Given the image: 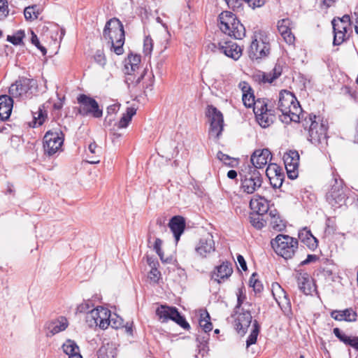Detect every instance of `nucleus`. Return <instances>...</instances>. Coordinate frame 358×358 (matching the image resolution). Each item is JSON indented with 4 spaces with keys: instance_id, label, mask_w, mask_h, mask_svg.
Wrapping results in <instances>:
<instances>
[{
    "instance_id": "c9c22d12",
    "label": "nucleus",
    "mask_w": 358,
    "mask_h": 358,
    "mask_svg": "<svg viewBox=\"0 0 358 358\" xmlns=\"http://www.w3.org/2000/svg\"><path fill=\"white\" fill-rule=\"evenodd\" d=\"M259 329H260V327H259L257 321L255 320L254 323H253V329L251 331L250 334L249 335V336L246 341L247 348H248L251 345L255 344L257 342V336L259 333Z\"/></svg>"
},
{
    "instance_id": "e433bc0d",
    "label": "nucleus",
    "mask_w": 358,
    "mask_h": 358,
    "mask_svg": "<svg viewBox=\"0 0 358 358\" xmlns=\"http://www.w3.org/2000/svg\"><path fill=\"white\" fill-rule=\"evenodd\" d=\"M253 111L255 117L263 114L264 111H267L269 108L268 103L264 100L257 99L255 101V104L252 105Z\"/></svg>"
},
{
    "instance_id": "603ef678",
    "label": "nucleus",
    "mask_w": 358,
    "mask_h": 358,
    "mask_svg": "<svg viewBox=\"0 0 358 358\" xmlns=\"http://www.w3.org/2000/svg\"><path fill=\"white\" fill-rule=\"evenodd\" d=\"M343 315L345 317L344 320L348 322H355L357 320V313L352 308L345 309L342 310Z\"/></svg>"
},
{
    "instance_id": "ddd939ff",
    "label": "nucleus",
    "mask_w": 358,
    "mask_h": 358,
    "mask_svg": "<svg viewBox=\"0 0 358 358\" xmlns=\"http://www.w3.org/2000/svg\"><path fill=\"white\" fill-rule=\"evenodd\" d=\"M243 301L241 296H238L237 306L235 308V315L237 316L234 321V326L239 334L244 335L247 332L248 328L252 322V315L249 310H243V309H242L241 312L238 311Z\"/></svg>"
},
{
    "instance_id": "09e8293b",
    "label": "nucleus",
    "mask_w": 358,
    "mask_h": 358,
    "mask_svg": "<svg viewBox=\"0 0 358 358\" xmlns=\"http://www.w3.org/2000/svg\"><path fill=\"white\" fill-rule=\"evenodd\" d=\"M333 31H343L344 32L351 31V28L342 24L341 22H338V20H332L331 21Z\"/></svg>"
},
{
    "instance_id": "5701e85b",
    "label": "nucleus",
    "mask_w": 358,
    "mask_h": 358,
    "mask_svg": "<svg viewBox=\"0 0 358 358\" xmlns=\"http://www.w3.org/2000/svg\"><path fill=\"white\" fill-rule=\"evenodd\" d=\"M282 66L280 64H276L272 72H259L256 74L255 78L257 80L262 83H271L282 74Z\"/></svg>"
},
{
    "instance_id": "bb28decb",
    "label": "nucleus",
    "mask_w": 358,
    "mask_h": 358,
    "mask_svg": "<svg viewBox=\"0 0 358 358\" xmlns=\"http://www.w3.org/2000/svg\"><path fill=\"white\" fill-rule=\"evenodd\" d=\"M62 349L69 358H83L80 353L79 347L77 345L74 341L68 339L63 345Z\"/></svg>"
},
{
    "instance_id": "f03ea898",
    "label": "nucleus",
    "mask_w": 358,
    "mask_h": 358,
    "mask_svg": "<svg viewBox=\"0 0 358 358\" xmlns=\"http://www.w3.org/2000/svg\"><path fill=\"white\" fill-rule=\"evenodd\" d=\"M103 36L110 44L111 49L116 55H120L124 52V30L120 20L113 18L108 20L104 27Z\"/></svg>"
},
{
    "instance_id": "2f4dec72",
    "label": "nucleus",
    "mask_w": 358,
    "mask_h": 358,
    "mask_svg": "<svg viewBox=\"0 0 358 358\" xmlns=\"http://www.w3.org/2000/svg\"><path fill=\"white\" fill-rule=\"evenodd\" d=\"M99 315L101 318L99 320V323H98V325L103 329H106L111 322L110 320V311L102 306H99Z\"/></svg>"
},
{
    "instance_id": "a19ab883",
    "label": "nucleus",
    "mask_w": 358,
    "mask_h": 358,
    "mask_svg": "<svg viewBox=\"0 0 358 358\" xmlns=\"http://www.w3.org/2000/svg\"><path fill=\"white\" fill-rule=\"evenodd\" d=\"M261 215V214H256L250 217L251 224L257 229H261L265 226V221Z\"/></svg>"
},
{
    "instance_id": "dca6fc26",
    "label": "nucleus",
    "mask_w": 358,
    "mask_h": 358,
    "mask_svg": "<svg viewBox=\"0 0 358 358\" xmlns=\"http://www.w3.org/2000/svg\"><path fill=\"white\" fill-rule=\"evenodd\" d=\"M283 161L287 171V176L290 179L298 177V167L299 164V155L296 150H289L283 156Z\"/></svg>"
},
{
    "instance_id": "20e7f679",
    "label": "nucleus",
    "mask_w": 358,
    "mask_h": 358,
    "mask_svg": "<svg viewBox=\"0 0 358 358\" xmlns=\"http://www.w3.org/2000/svg\"><path fill=\"white\" fill-rule=\"evenodd\" d=\"M220 30L235 39H241L245 34L244 26L238 20L234 13L224 11L219 15Z\"/></svg>"
},
{
    "instance_id": "6ab92c4d",
    "label": "nucleus",
    "mask_w": 358,
    "mask_h": 358,
    "mask_svg": "<svg viewBox=\"0 0 358 358\" xmlns=\"http://www.w3.org/2000/svg\"><path fill=\"white\" fill-rule=\"evenodd\" d=\"M272 158L271 152L267 148L255 150L251 156L250 161L254 167L250 169H262Z\"/></svg>"
},
{
    "instance_id": "f3484780",
    "label": "nucleus",
    "mask_w": 358,
    "mask_h": 358,
    "mask_svg": "<svg viewBox=\"0 0 358 358\" xmlns=\"http://www.w3.org/2000/svg\"><path fill=\"white\" fill-rule=\"evenodd\" d=\"M270 52V45L263 41L252 40L248 50L249 57L252 60H257L266 57Z\"/></svg>"
},
{
    "instance_id": "f257e3e1",
    "label": "nucleus",
    "mask_w": 358,
    "mask_h": 358,
    "mask_svg": "<svg viewBox=\"0 0 358 358\" xmlns=\"http://www.w3.org/2000/svg\"><path fill=\"white\" fill-rule=\"evenodd\" d=\"M275 110L282 113L285 123L290 122H299L303 118L302 108L294 94L286 90H282L278 95V101Z\"/></svg>"
},
{
    "instance_id": "c756f323",
    "label": "nucleus",
    "mask_w": 358,
    "mask_h": 358,
    "mask_svg": "<svg viewBox=\"0 0 358 358\" xmlns=\"http://www.w3.org/2000/svg\"><path fill=\"white\" fill-rule=\"evenodd\" d=\"M98 358H114L116 356V348L112 343L103 345L97 352Z\"/></svg>"
},
{
    "instance_id": "6e6d98bb",
    "label": "nucleus",
    "mask_w": 358,
    "mask_h": 358,
    "mask_svg": "<svg viewBox=\"0 0 358 358\" xmlns=\"http://www.w3.org/2000/svg\"><path fill=\"white\" fill-rule=\"evenodd\" d=\"M334 334L341 341L344 343L345 345H347L348 342L350 341L352 338L342 333V331L338 328L334 329Z\"/></svg>"
},
{
    "instance_id": "473e14b6",
    "label": "nucleus",
    "mask_w": 358,
    "mask_h": 358,
    "mask_svg": "<svg viewBox=\"0 0 358 358\" xmlns=\"http://www.w3.org/2000/svg\"><path fill=\"white\" fill-rule=\"evenodd\" d=\"M250 204L253 208L257 210V214L263 215L268 209L267 201L262 197L251 199Z\"/></svg>"
},
{
    "instance_id": "9b49d317",
    "label": "nucleus",
    "mask_w": 358,
    "mask_h": 358,
    "mask_svg": "<svg viewBox=\"0 0 358 358\" xmlns=\"http://www.w3.org/2000/svg\"><path fill=\"white\" fill-rule=\"evenodd\" d=\"M156 315L162 322H166L169 320L174 321L184 329H189V324L186 321L185 318L180 315L178 309L175 307H169L167 306L162 305L156 310Z\"/></svg>"
},
{
    "instance_id": "412c9836",
    "label": "nucleus",
    "mask_w": 358,
    "mask_h": 358,
    "mask_svg": "<svg viewBox=\"0 0 358 358\" xmlns=\"http://www.w3.org/2000/svg\"><path fill=\"white\" fill-rule=\"evenodd\" d=\"M169 227L173 234L176 242L180 240L181 234L185 229V220L184 217L180 215L173 216L169 221Z\"/></svg>"
},
{
    "instance_id": "cd10ccee",
    "label": "nucleus",
    "mask_w": 358,
    "mask_h": 358,
    "mask_svg": "<svg viewBox=\"0 0 358 358\" xmlns=\"http://www.w3.org/2000/svg\"><path fill=\"white\" fill-rule=\"evenodd\" d=\"M68 327V321L64 317H59L58 319L50 322L48 329L52 335L64 331Z\"/></svg>"
},
{
    "instance_id": "1a4fd4ad",
    "label": "nucleus",
    "mask_w": 358,
    "mask_h": 358,
    "mask_svg": "<svg viewBox=\"0 0 358 358\" xmlns=\"http://www.w3.org/2000/svg\"><path fill=\"white\" fill-rule=\"evenodd\" d=\"M347 191V188L343 185V181L334 178V184L326 194V200L333 207H341L345 204L348 199Z\"/></svg>"
},
{
    "instance_id": "aec40b11",
    "label": "nucleus",
    "mask_w": 358,
    "mask_h": 358,
    "mask_svg": "<svg viewBox=\"0 0 358 358\" xmlns=\"http://www.w3.org/2000/svg\"><path fill=\"white\" fill-rule=\"evenodd\" d=\"M292 29V23L289 18H285L278 21V29L285 41L289 45L292 44L295 40Z\"/></svg>"
},
{
    "instance_id": "8fccbe9b",
    "label": "nucleus",
    "mask_w": 358,
    "mask_h": 358,
    "mask_svg": "<svg viewBox=\"0 0 358 358\" xmlns=\"http://www.w3.org/2000/svg\"><path fill=\"white\" fill-rule=\"evenodd\" d=\"M94 61L96 64L102 67H104L106 64V59L103 50H98L96 51L94 56Z\"/></svg>"
},
{
    "instance_id": "a18cd8bd",
    "label": "nucleus",
    "mask_w": 358,
    "mask_h": 358,
    "mask_svg": "<svg viewBox=\"0 0 358 358\" xmlns=\"http://www.w3.org/2000/svg\"><path fill=\"white\" fill-rule=\"evenodd\" d=\"M153 49V41L150 36H145L143 41V52L145 55H151Z\"/></svg>"
},
{
    "instance_id": "423d86ee",
    "label": "nucleus",
    "mask_w": 358,
    "mask_h": 358,
    "mask_svg": "<svg viewBox=\"0 0 358 358\" xmlns=\"http://www.w3.org/2000/svg\"><path fill=\"white\" fill-rule=\"evenodd\" d=\"M37 89V82L32 78L20 77L9 88V94L15 98L24 99L33 94Z\"/></svg>"
},
{
    "instance_id": "ea45409f",
    "label": "nucleus",
    "mask_w": 358,
    "mask_h": 358,
    "mask_svg": "<svg viewBox=\"0 0 358 358\" xmlns=\"http://www.w3.org/2000/svg\"><path fill=\"white\" fill-rule=\"evenodd\" d=\"M257 274L254 273L250 279V285L253 287L255 293H260L264 289L262 283L257 278Z\"/></svg>"
},
{
    "instance_id": "0eeeda50",
    "label": "nucleus",
    "mask_w": 358,
    "mask_h": 358,
    "mask_svg": "<svg viewBox=\"0 0 358 358\" xmlns=\"http://www.w3.org/2000/svg\"><path fill=\"white\" fill-rule=\"evenodd\" d=\"M45 155L51 157L62 150L64 143V134L59 129L49 130L43 136Z\"/></svg>"
},
{
    "instance_id": "a211bd4d",
    "label": "nucleus",
    "mask_w": 358,
    "mask_h": 358,
    "mask_svg": "<svg viewBox=\"0 0 358 358\" xmlns=\"http://www.w3.org/2000/svg\"><path fill=\"white\" fill-rule=\"evenodd\" d=\"M233 273V268L231 263L224 262L220 265L215 267L214 270L211 272V279L216 281L217 283L227 280Z\"/></svg>"
},
{
    "instance_id": "79ce46f5",
    "label": "nucleus",
    "mask_w": 358,
    "mask_h": 358,
    "mask_svg": "<svg viewBox=\"0 0 358 358\" xmlns=\"http://www.w3.org/2000/svg\"><path fill=\"white\" fill-rule=\"evenodd\" d=\"M162 241L160 238H157L155 241L153 249L155 250V252L159 257L162 262L166 263L169 262V259H168V258H166V259L164 258V252L162 250Z\"/></svg>"
},
{
    "instance_id": "69168bd1",
    "label": "nucleus",
    "mask_w": 358,
    "mask_h": 358,
    "mask_svg": "<svg viewBox=\"0 0 358 358\" xmlns=\"http://www.w3.org/2000/svg\"><path fill=\"white\" fill-rule=\"evenodd\" d=\"M248 3L252 8H259L264 5L265 0H250Z\"/></svg>"
},
{
    "instance_id": "4d7b16f0",
    "label": "nucleus",
    "mask_w": 358,
    "mask_h": 358,
    "mask_svg": "<svg viewBox=\"0 0 358 358\" xmlns=\"http://www.w3.org/2000/svg\"><path fill=\"white\" fill-rule=\"evenodd\" d=\"M334 334L341 341L344 343L345 345H347L348 342L350 341L352 338L342 333V331L338 328L334 329Z\"/></svg>"
},
{
    "instance_id": "6e6552de",
    "label": "nucleus",
    "mask_w": 358,
    "mask_h": 358,
    "mask_svg": "<svg viewBox=\"0 0 358 358\" xmlns=\"http://www.w3.org/2000/svg\"><path fill=\"white\" fill-rule=\"evenodd\" d=\"M206 115L210 124L209 136L218 139L222 134L224 127L222 113L216 107L209 105L207 106Z\"/></svg>"
},
{
    "instance_id": "bf43d9fd",
    "label": "nucleus",
    "mask_w": 358,
    "mask_h": 358,
    "mask_svg": "<svg viewBox=\"0 0 358 358\" xmlns=\"http://www.w3.org/2000/svg\"><path fill=\"white\" fill-rule=\"evenodd\" d=\"M268 178L270 180L271 185L274 188H279L282 185L284 175H278V178L271 176V178Z\"/></svg>"
},
{
    "instance_id": "c85d7f7f",
    "label": "nucleus",
    "mask_w": 358,
    "mask_h": 358,
    "mask_svg": "<svg viewBox=\"0 0 358 358\" xmlns=\"http://www.w3.org/2000/svg\"><path fill=\"white\" fill-rule=\"evenodd\" d=\"M276 286L282 294V296H278V297H276L275 292H273V295L276 302L284 312H289L291 310V303L289 299L287 297L284 290L281 289V287L278 284H277Z\"/></svg>"
},
{
    "instance_id": "b1692460",
    "label": "nucleus",
    "mask_w": 358,
    "mask_h": 358,
    "mask_svg": "<svg viewBox=\"0 0 358 358\" xmlns=\"http://www.w3.org/2000/svg\"><path fill=\"white\" fill-rule=\"evenodd\" d=\"M13 106V99L8 95L0 96V120H7L12 112Z\"/></svg>"
},
{
    "instance_id": "5fc2aeb1",
    "label": "nucleus",
    "mask_w": 358,
    "mask_h": 358,
    "mask_svg": "<svg viewBox=\"0 0 358 358\" xmlns=\"http://www.w3.org/2000/svg\"><path fill=\"white\" fill-rule=\"evenodd\" d=\"M31 43L34 44L38 50H41L43 55H45L47 53V50L45 47L41 45L40 41L38 38L36 34H34V31H31Z\"/></svg>"
},
{
    "instance_id": "49530a36",
    "label": "nucleus",
    "mask_w": 358,
    "mask_h": 358,
    "mask_svg": "<svg viewBox=\"0 0 358 358\" xmlns=\"http://www.w3.org/2000/svg\"><path fill=\"white\" fill-rule=\"evenodd\" d=\"M242 100L244 106L247 108H251L255 104V96L253 92L243 94Z\"/></svg>"
},
{
    "instance_id": "c03bdc74",
    "label": "nucleus",
    "mask_w": 358,
    "mask_h": 358,
    "mask_svg": "<svg viewBox=\"0 0 358 358\" xmlns=\"http://www.w3.org/2000/svg\"><path fill=\"white\" fill-rule=\"evenodd\" d=\"M272 228L278 231H282L285 228L284 222L280 218L279 216L273 215L271 221Z\"/></svg>"
},
{
    "instance_id": "4c0bfd02",
    "label": "nucleus",
    "mask_w": 358,
    "mask_h": 358,
    "mask_svg": "<svg viewBox=\"0 0 358 358\" xmlns=\"http://www.w3.org/2000/svg\"><path fill=\"white\" fill-rule=\"evenodd\" d=\"M334 32V40L333 44L334 45H340L343 42L347 41L350 36V34L348 32H344L343 31H336Z\"/></svg>"
},
{
    "instance_id": "0e129e2a",
    "label": "nucleus",
    "mask_w": 358,
    "mask_h": 358,
    "mask_svg": "<svg viewBox=\"0 0 358 358\" xmlns=\"http://www.w3.org/2000/svg\"><path fill=\"white\" fill-rule=\"evenodd\" d=\"M334 20H338V22H341L342 24L351 28L350 17L348 15H344L342 17H335Z\"/></svg>"
},
{
    "instance_id": "9d476101",
    "label": "nucleus",
    "mask_w": 358,
    "mask_h": 358,
    "mask_svg": "<svg viewBox=\"0 0 358 358\" xmlns=\"http://www.w3.org/2000/svg\"><path fill=\"white\" fill-rule=\"evenodd\" d=\"M80 106L78 113L83 116L92 115L94 117L99 118L103 115V110L99 108L97 101L86 95L80 94L77 98Z\"/></svg>"
},
{
    "instance_id": "58836bf2",
    "label": "nucleus",
    "mask_w": 358,
    "mask_h": 358,
    "mask_svg": "<svg viewBox=\"0 0 358 358\" xmlns=\"http://www.w3.org/2000/svg\"><path fill=\"white\" fill-rule=\"evenodd\" d=\"M99 314V307H97L96 308L92 309L90 313H89V314L87 315L86 320L87 322H89L90 326H99V320L101 318Z\"/></svg>"
},
{
    "instance_id": "774afa93",
    "label": "nucleus",
    "mask_w": 358,
    "mask_h": 358,
    "mask_svg": "<svg viewBox=\"0 0 358 358\" xmlns=\"http://www.w3.org/2000/svg\"><path fill=\"white\" fill-rule=\"evenodd\" d=\"M239 87L241 88L243 94L252 92V90L250 85L246 82L240 83Z\"/></svg>"
},
{
    "instance_id": "338daca9",
    "label": "nucleus",
    "mask_w": 358,
    "mask_h": 358,
    "mask_svg": "<svg viewBox=\"0 0 358 358\" xmlns=\"http://www.w3.org/2000/svg\"><path fill=\"white\" fill-rule=\"evenodd\" d=\"M318 259V257L315 255H308L307 258L301 262V265H306L311 262H315Z\"/></svg>"
},
{
    "instance_id": "052dcab7",
    "label": "nucleus",
    "mask_w": 358,
    "mask_h": 358,
    "mask_svg": "<svg viewBox=\"0 0 358 358\" xmlns=\"http://www.w3.org/2000/svg\"><path fill=\"white\" fill-rule=\"evenodd\" d=\"M217 157L220 161L223 162L225 164H227L229 166H232L233 165L231 164V161H232L234 159L230 157L229 155L223 153L221 151H219L217 153Z\"/></svg>"
},
{
    "instance_id": "72a5a7b5",
    "label": "nucleus",
    "mask_w": 358,
    "mask_h": 358,
    "mask_svg": "<svg viewBox=\"0 0 358 358\" xmlns=\"http://www.w3.org/2000/svg\"><path fill=\"white\" fill-rule=\"evenodd\" d=\"M136 109L130 107L127 108L126 113H124L120 121L118 122L117 126L119 128H125L128 126L131 122L132 117L136 114Z\"/></svg>"
},
{
    "instance_id": "13d9d810",
    "label": "nucleus",
    "mask_w": 358,
    "mask_h": 358,
    "mask_svg": "<svg viewBox=\"0 0 358 358\" xmlns=\"http://www.w3.org/2000/svg\"><path fill=\"white\" fill-rule=\"evenodd\" d=\"M92 305L90 301L82 303L77 307V313H87V315L90 313Z\"/></svg>"
},
{
    "instance_id": "7ed1b4c3",
    "label": "nucleus",
    "mask_w": 358,
    "mask_h": 358,
    "mask_svg": "<svg viewBox=\"0 0 358 358\" xmlns=\"http://www.w3.org/2000/svg\"><path fill=\"white\" fill-rule=\"evenodd\" d=\"M317 119H320L315 115L309 114L302 120L303 127L306 129L308 127V140L315 145H324L327 144V126L326 122L321 120L319 122Z\"/></svg>"
},
{
    "instance_id": "39448f33",
    "label": "nucleus",
    "mask_w": 358,
    "mask_h": 358,
    "mask_svg": "<svg viewBox=\"0 0 358 358\" xmlns=\"http://www.w3.org/2000/svg\"><path fill=\"white\" fill-rule=\"evenodd\" d=\"M275 252L285 259H291L298 248V241L288 235L278 234L271 241Z\"/></svg>"
},
{
    "instance_id": "4be33fe9",
    "label": "nucleus",
    "mask_w": 358,
    "mask_h": 358,
    "mask_svg": "<svg viewBox=\"0 0 358 358\" xmlns=\"http://www.w3.org/2000/svg\"><path fill=\"white\" fill-rule=\"evenodd\" d=\"M296 280L299 289L305 294H311L312 292L315 290L313 280L308 273H298Z\"/></svg>"
},
{
    "instance_id": "4468645a",
    "label": "nucleus",
    "mask_w": 358,
    "mask_h": 358,
    "mask_svg": "<svg viewBox=\"0 0 358 358\" xmlns=\"http://www.w3.org/2000/svg\"><path fill=\"white\" fill-rule=\"evenodd\" d=\"M208 48L213 51L218 50L227 57L237 60L241 55V48L234 42L231 41H220L217 44L210 43Z\"/></svg>"
},
{
    "instance_id": "f704fd0d",
    "label": "nucleus",
    "mask_w": 358,
    "mask_h": 358,
    "mask_svg": "<svg viewBox=\"0 0 358 358\" xmlns=\"http://www.w3.org/2000/svg\"><path fill=\"white\" fill-rule=\"evenodd\" d=\"M210 317L206 310L203 311L200 314L199 326L206 332H209L213 329V324L210 321Z\"/></svg>"
},
{
    "instance_id": "680f3d73",
    "label": "nucleus",
    "mask_w": 358,
    "mask_h": 358,
    "mask_svg": "<svg viewBox=\"0 0 358 358\" xmlns=\"http://www.w3.org/2000/svg\"><path fill=\"white\" fill-rule=\"evenodd\" d=\"M88 149L92 154L97 155L96 157H99V154L101 152V148H99L94 141L89 145Z\"/></svg>"
},
{
    "instance_id": "7c9ffc66",
    "label": "nucleus",
    "mask_w": 358,
    "mask_h": 358,
    "mask_svg": "<svg viewBox=\"0 0 358 358\" xmlns=\"http://www.w3.org/2000/svg\"><path fill=\"white\" fill-rule=\"evenodd\" d=\"M141 62V57L138 55H130L125 60V71L126 73L131 74L134 72L136 69H138V65Z\"/></svg>"
},
{
    "instance_id": "e2e57ef3",
    "label": "nucleus",
    "mask_w": 358,
    "mask_h": 358,
    "mask_svg": "<svg viewBox=\"0 0 358 358\" xmlns=\"http://www.w3.org/2000/svg\"><path fill=\"white\" fill-rule=\"evenodd\" d=\"M160 276L159 271L156 268H152L149 273V278L154 282H157Z\"/></svg>"
},
{
    "instance_id": "2eb2a0df",
    "label": "nucleus",
    "mask_w": 358,
    "mask_h": 358,
    "mask_svg": "<svg viewBox=\"0 0 358 358\" xmlns=\"http://www.w3.org/2000/svg\"><path fill=\"white\" fill-rule=\"evenodd\" d=\"M215 251L213 236L207 234L201 237L195 246L196 253L201 258H208Z\"/></svg>"
},
{
    "instance_id": "de8ad7c7",
    "label": "nucleus",
    "mask_w": 358,
    "mask_h": 358,
    "mask_svg": "<svg viewBox=\"0 0 358 358\" xmlns=\"http://www.w3.org/2000/svg\"><path fill=\"white\" fill-rule=\"evenodd\" d=\"M9 13L8 3L7 0H0V20H3Z\"/></svg>"
},
{
    "instance_id": "37998d69",
    "label": "nucleus",
    "mask_w": 358,
    "mask_h": 358,
    "mask_svg": "<svg viewBox=\"0 0 358 358\" xmlns=\"http://www.w3.org/2000/svg\"><path fill=\"white\" fill-rule=\"evenodd\" d=\"M24 37V32L22 30L18 31L13 36H8L7 41L10 42L13 45H20L23 38Z\"/></svg>"
},
{
    "instance_id": "a878e982",
    "label": "nucleus",
    "mask_w": 358,
    "mask_h": 358,
    "mask_svg": "<svg viewBox=\"0 0 358 358\" xmlns=\"http://www.w3.org/2000/svg\"><path fill=\"white\" fill-rule=\"evenodd\" d=\"M256 120L262 127L266 128L269 127L275 120V109L269 106L267 111H264L261 115L256 116Z\"/></svg>"
},
{
    "instance_id": "864d4df0",
    "label": "nucleus",
    "mask_w": 358,
    "mask_h": 358,
    "mask_svg": "<svg viewBox=\"0 0 358 358\" xmlns=\"http://www.w3.org/2000/svg\"><path fill=\"white\" fill-rule=\"evenodd\" d=\"M36 8V6H28L24 9V15L27 20H34L38 17V15L35 12Z\"/></svg>"
},
{
    "instance_id": "393cba45",
    "label": "nucleus",
    "mask_w": 358,
    "mask_h": 358,
    "mask_svg": "<svg viewBox=\"0 0 358 358\" xmlns=\"http://www.w3.org/2000/svg\"><path fill=\"white\" fill-rule=\"evenodd\" d=\"M299 238L310 250H315L317 247V239L307 227L299 231Z\"/></svg>"
},
{
    "instance_id": "3c124183",
    "label": "nucleus",
    "mask_w": 358,
    "mask_h": 358,
    "mask_svg": "<svg viewBox=\"0 0 358 358\" xmlns=\"http://www.w3.org/2000/svg\"><path fill=\"white\" fill-rule=\"evenodd\" d=\"M271 171H273L274 173L273 177L278 178V175H283L281 173V170L280 168L277 166L276 164H269L266 170V174L268 178H271Z\"/></svg>"
},
{
    "instance_id": "f8f14e48",
    "label": "nucleus",
    "mask_w": 358,
    "mask_h": 358,
    "mask_svg": "<svg viewBox=\"0 0 358 358\" xmlns=\"http://www.w3.org/2000/svg\"><path fill=\"white\" fill-rule=\"evenodd\" d=\"M241 176V189L246 194H253L262 184V178L259 171L255 169Z\"/></svg>"
}]
</instances>
